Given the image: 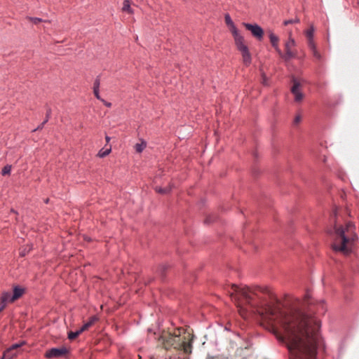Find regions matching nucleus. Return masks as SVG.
Returning a JSON list of instances; mask_svg holds the SVG:
<instances>
[{"mask_svg":"<svg viewBox=\"0 0 359 359\" xmlns=\"http://www.w3.org/2000/svg\"><path fill=\"white\" fill-rule=\"evenodd\" d=\"M325 311L324 301H315L307 293L291 304H266L262 315L272 323L273 333L287 348L290 359H316L320 322L313 314Z\"/></svg>","mask_w":359,"mask_h":359,"instance_id":"nucleus-1","label":"nucleus"},{"mask_svg":"<svg viewBox=\"0 0 359 359\" xmlns=\"http://www.w3.org/2000/svg\"><path fill=\"white\" fill-rule=\"evenodd\" d=\"M353 224L351 222L346 224L345 226L334 224L333 233V243L332 248L334 252H339L344 255H348L351 252L350 245L356 238V235L351 236Z\"/></svg>","mask_w":359,"mask_h":359,"instance_id":"nucleus-2","label":"nucleus"},{"mask_svg":"<svg viewBox=\"0 0 359 359\" xmlns=\"http://www.w3.org/2000/svg\"><path fill=\"white\" fill-rule=\"evenodd\" d=\"M224 20L233 37L237 50L242 55L243 62L245 67L250 66L252 62V56L247 45L245 44V39L240 34L229 13L225 14Z\"/></svg>","mask_w":359,"mask_h":359,"instance_id":"nucleus-3","label":"nucleus"},{"mask_svg":"<svg viewBox=\"0 0 359 359\" xmlns=\"http://www.w3.org/2000/svg\"><path fill=\"white\" fill-rule=\"evenodd\" d=\"M230 297L235 301H239L240 299H243L248 304L252 306H256L257 303L253 301L255 297H258L255 290H252L248 287H241L237 285L233 284L231 285V291H229Z\"/></svg>","mask_w":359,"mask_h":359,"instance_id":"nucleus-4","label":"nucleus"},{"mask_svg":"<svg viewBox=\"0 0 359 359\" xmlns=\"http://www.w3.org/2000/svg\"><path fill=\"white\" fill-rule=\"evenodd\" d=\"M166 348L173 347L175 349L178 350L180 348L181 338L180 332L178 334L168 333L167 336L161 337Z\"/></svg>","mask_w":359,"mask_h":359,"instance_id":"nucleus-5","label":"nucleus"},{"mask_svg":"<svg viewBox=\"0 0 359 359\" xmlns=\"http://www.w3.org/2000/svg\"><path fill=\"white\" fill-rule=\"evenodd\" d=\"M243 26L245 27V29L250 31L253 37H255L257 41H261L264 38V29L257 24H250L248 22H243Z\"/></svg>","mask_w":359,"mask_h":359,"instance_id":"nucleus-6","label":"nucleus"},{"mask_svg":"<svg viewBox=\"0 0 359 359\" xmlns=\"http://www.w3.org/2000/svg\"><path fill=\"white\" fill-rule=\"evenodd\" d=\"M68 353L69 350L66 347L62 346L60 348H52L48 349L45 353L44 356L48 359L58 358L65 356Z\"/></svg>","mask_w":359,"mask_h":359,"instance_id":"nucleus-7","label":"nucleus"},{"mask_svg":"<svg viewBox=\"0 0 359 359\" xmlns=\"http://www.w3.org/2000/svg\"><path fill=\"white\" fill-rule=\"evenodd\" d=\"M295 46V41L292 37L289 38V40L285 43V53H282V55H279L285 61H289L292 58L294 57L296 54L291 50V48Z\"/></svg>","mask_w":359,"mask_h":359,"instance_id":"nucleus-8","label":"nucleus"},{"mask_svg":"<svg viewBox=\"0 0 359 359\" xmlns=\"http://www.w3.org/2000/svg\"><path fill=\"white\" fill-rule=\"evenodd\" d=\"M292 86L290 90L294 96V101L297 102H301L304 97V95L300 90L301 84L299 81L294 77L292 78Z\"/></svg>","mask_w":359,"mask_h":359,"instance_id":"nucleus-9","label":"nucleus"},{"mask_svg":"<svg viewBox=\"0 0 359 359\" xmlns=\"http://www.w3.org/2000/svg\"><path fill=\"white\" fill-rule=\"evenodd\" d=\"M189 337H190L189 341H185L186 338H184L183 341H181L180 348L178 349L180 351H183V352L186 354H191L192 352V344L194 336L189 335Z\"/></svg>","mask_w":359,"mask_h":359,"instance_id":"nucleus-10","label":"nucleus"},{"mask_svg":"<svg viewBox=\"0 0 359 359\" xmlns=\"http://www.w3.org/2000/svg\"><path fill=\"white\" fill-rule=\"evenodd\" d=\"M269 37L271 46L274 48L279 55H282V51L278 46L279 38L271 31L269 32Z\"/></svg>","mask_w":359,"mask_h":359,"instance_id":"nucleus-11","label":"nucleus"},{"mask_svg":"<svg viewBox=\"0 0 359 359\" xmlns=\"http://www.w3.org/2000/svg\"><path fill=\"white\" fill-rule=\"evenodd\" d=\"M25 292V289L19 285H15L13 287V294H12V297L11 298V302H13L15 300L20 298Z\"/></svg>","mask_w":359,"mask_h":359,"instance_id":"nucleus-12","label":"nucleus"},{"mask_svg":"<svg viewBox=\"0 0 359 359\" xmlns=\"http://www.w3.org/2000/svg\"><path fill=\"white\" fill-rule=\"evenodd\" d=\"M313 34H314V27L311 25L309 29L306 31V36L308 39V47L309 48H313L314 47V41H313Z\"/></svg>","mask_w":359,"mask_h":359,"instance_id":"nucleus-13","label":"nucleus"},{"mask_svg":"<svg viewBox=\"0 0 359 359\" xmlns=\"http://www.w3.org/2000/svg\"><path fill=\"white\" fill-rule=\"evenodd\" d=\"M170 268V266L166 264H160L156 270L157 274L161 277L162 280H164L166 277V272Z\"/></svg>","mask_w":359,"mask_h":359,"instance_id":"nucleus-14","label":"nucleus"},{"mask_svg":"<svg viewBox=\"0 0 359 359\" xmlns=\"http://www.w3.org/2000/svg\"><path fill=\"white\" fill-rule=\"evenodd\" d=\"M97 320L95 316H92L90 318L89 320L84 323L83 326L79 329L80 332H83L87 330L90 327H91L94 323Z\"/></svg>","mask_w":359,"mask_h":359,"instance_id":"nucleus-15","label":"nucleus"},{"mask_svg":"<svg viewBox=\"0 0 359 359\" xmlns=\"http://www.w3.org/2000/svg\"><path fill=\"white\" fill-rule=\"evenodd\" d=\"M12 297V294L8 292H5L2 293L1 297V305H4V308L6 306L7 302H11V298Z\"/></svg>","mask_w":359,"mask_h":359,"instance_id":"nucleus-16","label":"nucleus"},{"mask_svg":"<svg viewBox=\"0 0 359 359\" xmlns=\"http://www.w3.org/2000/svg\"><path fill=\"white\" fill-rule=\"evenodd\" d=\"M17 353L13 350H11L10 348H7L3 354V357L1 359H12L15 356H16Z\"/></svg>","mask_w":359,"mask_h":359,"instance_id":"nucleus-17","label":"nucleus"},{"mask_svg":"<svg viewBox=\"0 0 359 359\" xmlns=\"http://www.w3.org/2000/svg\"><path fill=\"white\" fill-rule=\"evenodd\" d=\"M122 11L128 13H133V10L130 8V1L129 0L123 1Z\"/></svg>","mask_w":359,"mask_h":359,"instance_id":"nucleus-18","label":"nucleus"},{"mask_svg":"<svg viewBox=\"0 0 359 359\" xmlns=\"http://www.w3.org/2000/svg\"><path fill=\"white\" fill-rule=\"evenodd\" d=\"M171 189H172V187L170 186H168V187H166L165 188H161V187H156L155 188L156 191L159 193V194H168V193H170Z\"/></svg>","mask_w":359,"mask_h":359,"instance_id":"nucleus-19","label":"nucleus"},{"mask_svg":"<svg viewBox=\"0 0 359 359\" xmlns=\"http://www.w3.org/2000/svg\"><path fill=\"white\" fill-rule=\"evenodd\" d=\"M147 143L144 141H142L141 143H137L135 145V151L137 153H141L146 147Z\"/></svg>","mask_w":359,"mask_h":359,"instance_id":"nucleus-20","label":"nucleus"},{"mask_svg":"<svg viewBox=\"0 0 359 359\" xmlns=\"http://www.w3.org/2000/svg\"><path fill=\"white\" fill-rule=\"evenodd\" d=\"M111 147L108 149H106L105 150H104V149H102L99 151L97 156L100 158H104V157L107 156V155H109V153L111 152Z\"/></svg>","mask_w":359,"mask_h":359,"instance_id":"nucleus-21","label":"nucleus"},{"mask_svg":"<svg viewBox=\"0 0 359 359\" xmlns=\"http://www.w3.org/2000/svg\"><path fill=\"white\" fill-rule=\"evenodd\" d=\"M311 51H312V53H313V57L318 60H321L322 59V56L319 53V52L316 49V44L314 43V47L313 48H309Z\"/></svg>","mask_w":359,"mask_h":359,"instance_id":"nucleus-22","label":"nucleus"},{"mask_svg":"<svg viewBox=\"0 0 359 359\" xmlns=\"http://www.w3.org/2000/svg\"><path fill=\"white\" fill-rule=\"evenodd\" d=\"M216 219H217V217L214 215H208L204 220V223L206 224H210L212 223L213 222H215L216 220Z\"/></svg>","mask_w":359,"mask_h":359,"instance_id":"nucleus-23","label":"nucleus"},{"mask_svg":"<svg viewBox=\"0 0 359 359\" xmlns=\"http://www.w3.org/2000/svg\"><path fill=\"white\" fill-rule=\"evenodd\" d=\"M81 333L80 330H77L76 332H70L68 334V339L70 340L75 339Z\"/></svg>","mask_w":359,"mask_h":359,"instance_id":"nucleus-24","label":"nucleus"},{"mask_svg":"<svg viewBox=\"0 0 359 359\" xmlns=\"http://www.w3.org/2000/svg\"><path fill=\"white\" fill-rule=\"evenodd\" d=\"M11 171V165H6L2 168L1 174H2V175H10Z\"/></svg>","mask_w":359,"mask_h":359,"instance_id":"nucleus-25","label":"nucleus"},{"mask_svg":"<svg viewBox=\"0 0 359 359\" xmlns=\"http://www.w3.org/2000/svg\"><path fill=\"white\" fill-rule=\"evenodd\" d=\"M299 21L300 20L298 18H295L294 19L285 20L283 22V25L285 26H287L288 25L293 24V23H299Z\"/></svg>","mask_w":359,"mask_h":359,"instance_id":"nucleus-26","label":"nucleus"},{"mask_svg":"<svg viewBox=\"0 0 359 359\" xmlns=\"http://www.w3.org/2000/svg\"><path fill=\"white\" fill-rule=\"evenodd\" d=\"M28 20L33 22L34 24L36 25L39 22H43V20L41 18H33V17H29Z\"/></svg>","mask_w":359,"mask_h":359,"instance_id":"nucleus-27","label":"nucleus"},{"mask_svg":"<svg viewBox=\"0 0 359 359\" xmlns=\"http://www.w3.org/2000/svg\"><path fill=\"white\" fill-rule=\"evenodd\" d=\"M100 85V76H97V78L95 79V80L94 81L93 90L99 89Z\"/></svg>","mask_w":359,"mask_h":359,"instance_id":"nucleus-28","label":"nucleus"},{"mask_svg":"<svg viewBox=\"0 0 359 359\" xmlns=\"http://www.w3.org/2000/svg\"><path fill=\"white\" fill-rule=\"evenodd\" d=\"M25 344V341H22V342L18 343V344H13L11 347H9L8 348H10L11 350H13V351H15V350H16L17 348H18L21 347V346H22V345H24Z\"/></svg>","mask_w":359,"mask_h":359,"instance_id":"nucleus-29","label":"nucleus"},{"mask_svg":"<svg viewBox=\"0 0 359 359\" xmlns=\"http://www.w3.org/2000/svg\"><path fill=\"white\" fill-rule=\"evenodd\" d=\"M50 116H51V109L50 107H48L47 110H46V118L43 121H46L47 123L48 121Z\"/></svg>","mask_w":359,"mask_h":359,"instance_id":"nucleus-30","label":"nucleus"},{"mask_svg":"<svg viewBox=\"0 0 359 359\" xmlns=\"http://www.w3.org/2000/svg\"><path fill=\"white\" fill-rule=\"evenodd\" d=\"M93 93H94V95L95 97L101 101V100L102 98H101L100 95V89H97V90H93Z\"/></svg>","mask_w":359,"mask_h":359,"instance_id":"nucleus-31","label":"nucleus"},{"mask_svg":"<svg viewBox=\"0 0 359 359\" xmlns=\"http://www.w3.org/2000/svg\"><path fill=\"white\" fill-rule=\"evenodd\" d=\"M262 84L264 86H267L268 85L267 77L264 72L262 74Z\"/></svg>","mask_w":359,"mask_h":359,"instance_id":"nucleus-32","label":"nucleus"},{"mask_svg":"<svg viewBox=\"0 0 359 359\" xmlns=\"http://www.w3.org/2000/svg\"><path fill=\"white\" fill-rule=\"evenodd\" d=\"M301 119H302V118H301V116H300V115H297V116H295V118H294V119L293 123H294V125L298 124V123L301 121Z\"/></svg>","mask_w":359,"mask_h":359,"instance_id":"nucleus-33","label":"nucleus"},{"mask_svg":"<svg viewBox=\"0 0 359 359\" xmlns=\"http://www.w3.org/2000/svg\"><path fill=\"white\" fill-rule=\"evenodd\" d=\"M46 123V121H43L36 129H34L33 131H36L39 130H41L43 128L44 125Z\"/></svg>","mask_w":359,"mask_h":359,"instance_id":"nucleus-34","label":"nucleus"},{"mask_svg":"<svg viewBox=\"0 0 359 359\" xmlns=\"http://www.w3.org/2000/svg\"><path fill=\"white\" fill-rule=\"evenodd\" d=\"M101 102H103V104L107 107H111V102H109L106 100H104V99H102L101 100Z\"/></svg>","mask_w":359,"mask_h":359,"instance_id":"nucleus-35","label":"nucleus"},{"mask_svg":"<svg viewBox=\"0 0 359 359\" xmlns=\"http://www.w3.org/2000/svg\"><path fill=\"white\" fill-rule=\"evenodd\" d=\"M106 142L108 143L110 140V137L109 136L105 137Z\"/></svg>","mask_w":359,"mask_h":359,"instance_id":"nucleus-36","label":"nucleus"},{"mask_svg":"<svg viewBox=\"0 0 359 359\" xmlns=\"http://www.w3.org/2000/svg\"><path fill=\"white\" fill-rule=\"evenodd\" d=\"M3 309H4V305H1V306H0V312H1Z\"/></svg>","mask_w":359,"mask_h":359,"instance_id":"nucleus-37","label":"nucleus"},{"mask_svg":"<svg viewBox=\"0 0 359 359\" xmlns=\"http://www.w3.org/2000/svg\"><path fill=\"white\" fill-rule=\"evenodd\" d=\"M48 201H49V199H48V198H46V199L45 200V203H48Z\"/></svg>","mask_w":359,"mask_h":359,"instance_id":"nucleus-38","label":"nucleus"},{"mask_svg":"<svg viewBox=\"0 0 359 359\" xmlns=\"http://www.w3.org/2000/svg\"><path fill=\"white\" fill-rule=\"evenodd\" d=\"M261 291H262V292H266V289H264V290H261Z\"/></svg>","mask_w":359,"mask_h":359,"instance_id":"nucleus-39","label":"nucleus"}]
</instances>
